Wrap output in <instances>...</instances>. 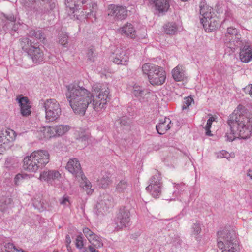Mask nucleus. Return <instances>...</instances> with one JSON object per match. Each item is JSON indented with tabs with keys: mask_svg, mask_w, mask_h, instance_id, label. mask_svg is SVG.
<instances>
[{
	"mask_svg": "<svg viewBox=\"0 0 252 252\" xmlns=\"http://www.w3.org/2000/svg\"><path fill=\"white\" fill-rule=\"evenodd\" d=\"M96 56L95 47L93 46H90L86 51V57L88 61L90 62H94L95 61Z\"/></svg>",
	"mask_w": 252,
	"mask_h": 252,
	"instance_id": "nucleus-26",
	"label": "nucleus"
},
{
	"mask_svg": "<svg viewBox=\"0 0 252 252\" xmlns=\"http://www.w3.org/2000/svg\"><path fill=\"white\" fill-rule=\"evenodd\" d=\"M93 245V246L94 248H96V249L100 248L103 247V244L101 242V239H99V241H95V242H92L91 243V245Z\"/></svg>",
	"mask_w": 252,
	"mask_h": 252,
	"instance_id": "nucleus-43",
	"label": "nucleus"
},
{
	"mask_svg": "<svg viewBox=\"0 0 252 252\" xmlns=\"http://www.w3.org/2000/svg\"><path fill=\"white\" fill-rule=\"evenodd\" d=\"M60 203L61 205L68 206L70 204L69 197L64 196L60 199Z\"/></svg>",
	"mask_w": 252,
	"mask_h": 252,
	"instance_id": "nucleus-40",
	"label": "nucleus"
},
{
	"mask_svg": "<svg viewBox=\"0 0 252 252\" xmlns=\"http://www.w3.org/2000/svg\"><path fill=\"white\" fill-rule=\"evenodd\" d=\"M122 120H123V119L121 120L120 123H121V124H123V125H125V123H123Z\"/></svg>",
	"mask_w": 252,
	"mask_h": 252,
	"instance_id": "nucleus-59",
	"label": "nucleus"
},
{
	"mask_svg": "<svg viewBox=\"0 0 252 252\" xmlns=\"http://www.w3.org/2000/svg\"><path fill=\"white\" fill-rule=\"evenodd\" d=\"M78 0H65V4L66 7L69 8L71 11L74 13L78 10Z\"/></svg>",
	"mask_w": 252,
	"mask_h": 252,
	"instance_id": "nucleus-29",
	"label": "nucleus"
},
{
	"mask_svg": "<svg viewBox=\"0 0 252 252\" xmlns=\"http://www.w3.org/2000/svg\"><path fill=\"white\" fill-rule=\"evenodd\" d=\"M193 102V99L191 97H187L185 98L184 103L182 106L183 109H186L188 108Z\"/></svg>",
	"mask_w": 252,
	"mask_h": 252,
	"instance_id": "nucleus-38",
	"label": "nucleus"
},
{
	"mask_svg": "<svg viewBox=\"0 0 252 252\" xmlns=\"http://www.w3.org/2000/svg\"><path fill=\"white\" fill-rule=\"evenodd\" d=\"M244 91L248 93L252 97V85H249L244 88Z\"/></svg>",
	"mask_w": 252,
	"mask_h": 252,
	"instance_id": "nucleus-46",
	"label": "nucleus"
},
{
	"mask_svg": "<svg viewBox=\"0 0 252 252\" xmlns=\"http://www.w3.org/2000/svg\"><path fill=\"white\" fill-rule=\"evenodd\" d=\"M200 13L203 16L201 20V23L206 32H212L219 26L220 23L219 18L212 8L201 7Z\"/></svg>",
	"mask_w": 252,
	"mask_h": 252,
	"instance_id": "nucleus-7",
	"label": "nucleus"
},
{
	"mask_svg": "<svg viewBox=\"0 0 252 252\" xmlns=\"http://www.w3.org/2000/svg\"><path fill=\"white\" fill-rule=\"evenodd\" d=\"M65 96L74 112L83 116L88 107H91L96 111L104 107L110 100L108 88H101L99 84L93 86V93L78 83L70 84L66 86Z\"/></svg>",
	"mask_w": 252,
	"mask_h": 252,
	"instance_id": "nucleus-1",
	"label": "nucleus"
},
{
	"mask_svg": "<svg viewBox=\"0 0 252 252\" xmlns=\"http://www.w3.org/2000/svg\"><path fill=\"white\" fill-rule=\"evenodd\" d=\"M90 4L91 5L92 8L90 9V12L85 11L86 13V18L89 19L91 18V16H93L94 19L92 20V22H94L96 20V10L97 9V5L95 3L91 2Z\"/></svg>",
	"mask_w": 252,
	"mask_h": 252,
	"instance_id": "nucleus-28",
	"label": "nucleus"
},
{
	"mask_svg": "<svg viewBox=\"0 0 252 252\" xmlns=\"http://www.w3.org/2000/svg\"><path fill=\"white\" fill-rule=\"evenodd\" d=\"M30 51L28 54L31 57L33 62L37 63L43 61V53L37 45L32 47Z\"/></svg>",
	"mask_w": 252,
	"mask_h": 252,
	"instance_id": "nucleus-17",
	"label": "nucleus"
},
{
	"mask_svg": "<svg viewBox=\"0 0 252 252\" xmlns=\"http://www.w3.org/2000/svg\"><path fill=\"white\" fill-rule=\"evenodd\" d=\"M91 239H88L89 241L91 243L93 242H95V241H99V239H100V238L97 236L95 233H93V235L90 237Z\"/></svg>",
	"mask_w": 252,
	"mask_h": 252,
	"instance_id": "nucleus-45",
	"label": "nucleus"
},
{
	"mask_svg": "<svg viewBox=\"0 0 252 252\" xmlns=\"http://www.w3.org/2000/svg\"><path fill=\"white\" fill-rule=\"evenodd\" d=\"M68 251H69V252H72L70 251L69 250H68Z\"/></svg>",
	"mask_w": 252,
	"mask_h": 252,
	"instance_id": "nucleus-62",
	"label": "nucleus"
},
{
	"mask_svg": "<svg viewBox=\"0 0 252 252\" xmlns=\"http://www.w3.org/2000/svg\"><path fill=\"white\" fill-rule=\"evenodd\" d=\"M143 74L147 76L149 83L153 86L163 84L166 79V72L161 66L153 63H146L141 67Z\"/></svg>",
	"mask_w": 252,
	"mask_h": 252,
	"instance_id": "nucleus-5",
	"label": "nucleus"
},
{
	"mask_svg": "<svg viewBox=\"0 0 252 252\" xmlns=\"http://www.w3.org/2000/svg\"><path fill=\"white\" fill-rule=\"evenodd\" d=\"M60 177L61 174L60 173L55 170H44L40 174V179H43L48 182L59 179Z\"/></svg>",
	"mask_w": 252,
	"mask_h": 252,
	"instance_id": "nucleus-18",
	"label": "nucleus"
},
{
	"mask_svg": "<svg viewBox=\"0 0 252 252\" xmlns=\"http://www.w3.org/2000/svg\"><path fill=\"white\" fill-rule=\"evenodd\" d=\"M54 131L56 136H61L65 134L69 129V126L67 125L54 126Z\"/></svg>",
	"mask_w": 252,
	"mask_h": 252,
	"instance_id": "nucleus-25",
	"label": "nucleus"
},
{
	"mask_svg": "<svg viewBox=\"0 0 252 252\" xmlns=\"http://www.w3.org/2000/svg\"><path fill=\"white\" fill-rule=\"evenodd\" d=\"M88 249L90 252H98L96 248H94L93 245H90L88 246Z\"/></svg>",
	"mask_w": 252,
	"mask_h": 252,
	"instance_id": "nucleus-52",
	"label": "nucleus"
},
{
	"mask_svg": "<svg viewBox=\"0 0 252 252\" xmlns=\"http://www.w3.org/2000/svg\"><path fill=\"white\" fill-rule=\"evenodd\" d=\"M229 155L226 151H222L217 153V157L219 158H228Z\"/></svg>",
	"mask_w": 252,
	"mask_h": 252,
	"instance_id": "nucleus-42",
	"label": "nucleus"
},
{
	"mask_svg": "<svg viewBox=\"0 0 252 252\" xmlns=\"http://www.w3.org/2000/svg\"><path fill=\"white\" fill-rule=\"evenodd\" d=\"M76 247L79 249H81L83 247V238L81 235H78L76 239V243H75Z\"/></svg>",
	"mask_w": 252,
	"mask_h": 252,
	"instance_id": "nucleus-39",
	"label": "nucleus"
},
{
	"mask_svg": "<svg viewBox=\"0 0 252 252\" xmlns=\"http://www.w3.org/2000/svg\"><path fill=\"white\" fill-rule=\"evenodd\" d=\"M53 129H54V126L46 127V129H45V130H46V131H47V132L48 133V134L50 135L48 136V137H51L56 136L55 132Z\"/></svg>",
	"mask_w": 252,
	"mask_h": 252,
	"instance_id": "nucleus-41",
	"label": "nucleus"
},
{
	"mask_svg": "<svg viewBox=\"0 0 252 252\" xmlns=\"http://www.w3.org/2000/svg\"><path fill=\"white\" fill-rule=\"evenodd\" d=\"M126 62V60H123V59H120L118 57H116L113 61V62L117 64H122L123 62Z\"/></svg>",
	"mask_w": 252,
	"mask_h": 252,
	"instance_id": "nucleus-47",
	"label": "nucleus"
},
{
	"mask_svg": "<svg viewBox=\"0 0 252 252\" xmlns=\"http://www.w3.org/2000/svg\"><path fill=\"white\" fill-rule=\"evenodd\" d=\"M16 100L20 106L21 114L23 116H28L31 113V107L29 100L27 97L19 96L17 97Z\"/></svg>",
	"mask_w": 252,
	"mask_h": 252,
	"instance_id": "nucleus-14",
	"label": "nucleus"
},
{
	"mask_svg": "<svg viewBox=\"0 0 252 252\" xmlns=\"http://www.w3.org/2000/svg\"><path fill=\"white\" fill-rule=\"evenodd\" d=\"M171 121L167 117L162 118L156 126V129L159 134H164L171 127Z\"/></svg>",
	"mask_w": 252,
	"mask_h": 252,
	"instance_id": "nucleus-15",
	"label": "nucleus"
},
{
	"mask_svg": "<svg viewBox=\"0 0 252 252\" xmlns=\"http://www.w3.org/2000/svg\"><path fill=\"white\" fill-rule=\"evenodd\" d=\"M106 203L107 204V202H106ZM109 203H110V202H108V204H109L110 205V204Z\"/></svg>",
	"mask_w": 252,
	"mask_h": 252,
	"instance_id": "nucleus-61",
	"label": "nucleus"
},
{
	"mask_svg": "<svg viewBox=\"0 0 252 252\" xmlns=\"http://www.w3.org/2000/svg\"><path fill=\"white\" fill-rule=\"evenodd\" d=\"M132 93L136 97L141 96L143 94L144 91L141 87L135 86L133 87Z\"/></svg>",
	"mask_w": 252,
	"mask_h": 252,
	"instance_id": "nucleus-33",
	"label": "nucleus"
},
{
	"mask_svg": "<svg viewBox=\"0 0 252 252\" xmlns=\"http://www.w3.org/2000/svg\"><path fill=\"white\" fill-rule=\"evenodd\" d=\"M164 32L168 34H174L177 31V27L174 23H168L163 27Z\"/></svg>",
	"mask_w": 252,
	"mask_h": 252,
	"instance_id": "nucleus-30",
	"label": "nucleus"
},
{
	"mask_svg": "<svg viewBox=\"0 0 252 252\" xmlns=\"http://www.w3.org/2000/svg\"><path fill=\"white\" fill-rule=\"evenodd\" d=\"M162 185L161 178L157 175L153 176L150 179L149 185L146 187V190L153 197L157 198L161 193Z\"/></svg>",
	"mask_w": 252,
	"mask_h": 252,
	"instance_id": "nucleus-10",
	"label": "nucleus"
},
{
	"mask_svg": "<svg viewBox=\"0 0 252 252\" xmlns=\"http://www.w3.org/2000/svg\"><path fill=\"white\" fill-rule=\"evenodd\" d=\"M66 168L76 177L82 176L83 173L80 164L76 159H70L67 163Z\"/></svg>",
	"mask_w": 252,
	"mask_h": 252,
	"instance_id": "nucleus-13",
	"label": "nucleus"
},
{
	"mask_svg": "<svg viewBox=\"0 0 252 252\" xmlns=\"http://www.w3.org/2000/svg\"><path fill=\"white\" fill-rule=\"evenodd\" d=\"M239 58L241 62L248 63L252 60V49L250 45H245L241 49Z\"/></svg>",
	"mask_w": 252,
	"mask_h": 252,
	"instance_id": "nucleus-16",
	"label": "nucleus"
},
{
	"mask_svg": "<svg viewBox=\"0 0 252 252\" xmlns=\"http://www.w3.org/2000/svg\"><path fill=\"white\" fill-rule=\"evenodd\" d=\"M53 252H58V251L54 250Z\"/></svg>",
	"mask_w": 252,
	"mask_h": 252,
	"instance_id": "nucleus-60",
	"label": "nucleus"
},
{
	"mask_svg": "<svg viewBox=\"0 0 252 252\" xmlns=\"http://www.w3.org/2000/svg\"><path fill=\"white\" fill-rule=\"evenodd\" d=\"M83 232L85 235L88 232L91 233V230L88 228H84L83 230Z\"/></svg>",
	"mask_w": 252,
	"mask_h": 252,
	"instance_id": "nucleus-56",
	"label": "nucleus"
},
{
	"mask_svg": "<svg viewBox=\"0 0 252 252\" xmlns=\"http://www.w3.org/2000/svg\"><path fill=\"white\" fill-rule=\"evenodd\" d=\"M151 4H154L159 11H166L169 7V0H149Z\"/></svg>",
	"mask_w": 252,
	"mask_h": 252,
	"instance_id": "nucleus-19",
	"label": "nucleus"
},
{
	"mask_svg": "<svg viewBox=\"0 0 252 252\" xmlns=\"http://www.w3.org/2000/svg\"><path fill=\"white\" fill-rule=\"evenodd\" d=\"M36 43L30 40L27 37H24L21 39V46L22 49L27 53L31 52L32 48L36 45Z\"/></svg>",
	"mask_w": 252,
	"mask_h": 252,
	"instance_id": "nucleus-22",
	"label": "nucleus"
},
{
	"mask_svg": "<svg viewBox=\"0 0 252 252\" xmlns=\"http://www.w3.org/2000/svg\"><path fill=\"white\" fill-rule=\"evenodd\" d=\"M172 74L175 81H182L185 78V67L182 65H178L172 70Z\"/></svg>",
	"mask_w": 252,
	"mask_h": 252,
	"instance_id": "nucleus-20",
	"label": "nucleus"
},
{
	"mask_svg": "<svg viewBox=\"0 0 252 252\" xmlns=\"http://www.w3.org/2000/svg\"><path fill=\"white\" fill-rule=\"evenodd\" d=\"M59 42L62 45L65 46L68 43V35L63 33L60 34L59 37Z\"/></svg>",
	"mask_w": 252,
	"mask_h": 252,
	"instance_id": "nucleus-34",
	"label": "nucleus"
},
{
	"mask_svg": "<svg viewBox=\"0 0 252 252\" xmlns=\"http://www.w3.org/2000/svg\"><path fill=\"white\" fill-rule=\"evenodd\" d=\"M112 182L111 176L109 173H105L99 181V186L103 189L106 188Z\"/></svg>",
	"mask_w": 252,
	"mask_h": 252,
	"instance_id": "nucleus-27",
	"label": "nucleus"
},
{
	"mask_svg": "<svg viewBox=\"0 0 252 252\" xmlns=\"http://www.w3.org/2000/svg\"><path fill=\"white\" fill-rule=\"evenodd\" d=\"M217 247L221 252H239L236 232L233 230L223 229L217 233Z\"/></svg>",
	"mask_w": 252,
	"mask_h": 252,
	"instance_id": "nucleus-3",
	"label": "nucleus"
},
{
	"mask_svg": "<svg viewBox=\"0 0 252 252\" xmlns=\"http://www.w3.org/2000/svg\"><path fill=\"white\" fill-rule=\"evenodd\" d=\"M216 121V118L213 116H211L209 119L207 120L206 125L204 127V129L205 130L206 135L207 136H211L212 134H211V132L210 131V128L211 127V125L212 123Z\"/></svg>",
	"mask_w": 252,
	"mask_h": 252,
	"instance_id": "nucleus-31",
	"label": "nucleus"
},
{
	"mask_svg": "<svg viewBox=\"0 0 252 252\" xmlns=\"http://www.w3.org/2000/svg\"><path fill=\"white\" fill-rule=\"evenodd\" d=\"M43 105L46 121L53 122L59 117L61 114V108L58 102L55 99L46 100Z\"/></svg>",
	"mask_w": 252,
	"mask_h": 252,
	"instance_id": "nucleus-8",
	"label": "nucleus"
},
{
	"mask_svg": "<svg viewBox=\"0 0 252 252\" xmlns=\"http://www.w3.org/2000/svg\"><path fill=\"white\" fill-rule=\"evenodd\" d=\"M109 207V205L106 203V200H100L95 205L93 212L96 216L103 215L104 212Z\"/></svg>",
	"mask_w": 252,
	"mask_h": 252,
	"instance_id": "nucleus-21",
	"label": "nucleus"
},
{
	"mask_svg": "<svg viewBox=\"0 0 252 252\" xmlns=\"http://www.w3.org/2000/svg\"><path fill=\"white\" fill-rule=\"evenodd\" d=\"M241 35L237 29L233 27H228L225 34V43H229L231 48L240 46L241 44Z\"/></svg>",
	"mask_w": 252,
	"mask_h": 252,
	"instance_id": "nucleus-9",
	"label": "nucleus"
},
{
	"mask_svg": "<svg viewBox=\"0 0 252 252\" xmlns=\"http://www.w3.org/2000/svg\"><path fill=\"white\" fill-rule=\"evenodd\" d=\"M3 137L2 136L0 137V154L2 153L5 150V148L2 146V141Z\"/></svg>",
	"mask_w": 252,
	"mask_h": 252,
	"instance_id": "nucleus-50",
	"label": "nucleus"
},
{
	"mask_svg": "<svg viewBox=\"0 0 252 252\" xmlns=\"http://www.w3.org/2000/svg\"><path fill=\"white\" fill-rule=\"evenodd\" d=\"M65 239H66V242L67 244V249H68V250H69V247L68 246V245L70 244V243L71 242V240L70 236L68 235H67L66 236Z\"/></svg>",
	"mask_w": 252,
	"mask_h": 252,
	"instance_id": "nucleus-51",
	"label": "nucleus"
},
{
	"mask_svg": "<svg viewBox=\"0 0 252 252\" xmlns=\"http://www.w3.org/2000/svg\"><path fill=\"white\" fill-rule=\"evenodd\" d=\"M23 178V175L21 174H18L15 177V182L17 183V181Z\"/></svg>",
	"mask_w": 252,
	"mask_h": 252,
	"instance_id": "nucleus-54",
	"label": "nucleus"
},
{
	"mask_svg": "<svg viewBox=\"0 0 252 252\" xmlns=\"http://www.w3.org/2000/svg\"><path fill=\"white\" fill-rule=\"evenodd\" d=\"M126 25H125L123 27L121 28L120 29H119V32L121 33V34H125L126 33V29L125 27V26H126Z\"/></svg>",
	"mask_w": 252,
	"mask_h": 252,
	"instance_id": "nucleus-53",
	"label": "nucleus"
},
{
	"mask_svg": "<svg viewBox=\"0 0 252 252\" xmlns=\"http://www.w3.org/2000/svg\"><path fill=\"white\" fill-rule=\"evenodd\" d=\"M94 233V232H93L91 230V233H87L86 235H85V236L86 237V238L88 239H91V238L90 237L93 235V234Z\"/></svg>",
	"mask_w": 252,
	"mask_h": 252,
	"instance_id": "nucleus-57",
	"label": "nucleus"
},
{
	"mask_svg": "<svg viewBox=\"0 0 252 252\" xmlns=\"http://www.w3.org/2000/svg\"><path fill=\"white\" fill-rule=\"evenodd\" d=\"M247 175L251 179H252V170H249L247 172Z\"/></svg>",
	"mask_w": 252,
	"mask_h": 252,
	"instance_id": "nucleus-58",
	"label": "nucleus"
},
{
	"mask_svg": "<svg viewBox=\"0 0 252 252\" xmlns=\"http://www.w3.org/2000/svg\"><path fill=\"white\" fill-rule=\"evenodd\" d=\"M28 35L30 37H34L44 43L46 42V38L44 33L41 30L35 31L31 30L29 31Z\"/></svg>",
	"mask_w": 252,
	"mask_h": 252,
	"instance_id": "nucleus-24",
	"label": "nucleus"
},
{
	"mask_svg": "<svg viewBox=\"0 0 252 252\" xmlns=\"http://www.w3.org/2000/svg\"><path fill=\"white\" fill-rule=\"evenodd\" d=\"M12 249H15L12 243H5L4 245L3 248L1 249L2 251H0V252H12Z\"/></svg>",
	"mask_w": 252,
	"mask_h": 252,
	"instance_id": "nucleus-35",
	"label": "nucleus"
},
{
	"mask_svg": "<svg viewBox=\"0 0 252 252\" xmlns=\"http://www.w3.org/2000/svg\"><path fill=\"white\" fill-rule=\"evenodd\" d=\"M193 232L195 234H198L201 232V227L199 224L194 223L193 226Z\"/></svg>",
	"mask_w": 252,
	"mask_h": 252,
	"instance_id": "nucleus-44",
	"label": "nucleus"
},
{
	"mask_svg": "<svg viewBox=\"0 0 252 252\" xmlns=\"http://www.w3.org/2000/svg\"><path fill=\"white\" fill-rule=\"evenodd\" d=\"M26 7L33 11L36 15L50 13L56 7L53 0H24Z\"/></svg>",
	"mask_w": 252,
	"mask_h": 252,
	"instance_id": "nucleus-6",
	"label": "nucleus"
},
{
	"mask_svg": "<svg viewBox=\"0 0 252 252\" xmlns=\"http://www.w3.org/2000/svg\"><path fill=\"white\" fill-rule=\"evenodd\" d=\"M242 112V106H238L229 116L228 124L231 132L227 133L226 135L229 141H232L239 137L247 139L251 135V123L249 118Z\"/></svg>",
	"mask_w": 252,
	"mask_h": 252,
	"instance_id": "nucleus-2",
	"label": "nucleus"
},
{
	"mask_svg": "<svg viewBox=\"0 0 252 252\" xmlns=\"http://www.w3.org/2000/svg\"><path fill=\"white\" fill-rule=\"evenodd\" d=\"M127 36L131 38H135L136 37V31L131 24H127Z\"/></svg>",
	"mask_w": 252,
	"mask_h": 252,
	"instance_id": "nucleus-32",
	"label": "nucleus"
},
{
	"mask_svg": "<svg viewBox=\"0 0 252 252\" xmlns=\"http://www.w3.org/2000/svg\"><path fill=\"white\" fill-rule=\"evenodd\" d=\"M40 202H38L37 201H36V200H34L33 201V204L34 206L35 207H38V208H39V206L42 207V204H40V205H39L38 204H40Z\"/></svg>",
	"mask_w": 252,
	"mask_h": 252,
	"instance_id": "nucleus-55",
	"label": "nucleus"
},
{
	"mask_svg": "<svg viewBox=\"0 0 252 252\" xmlns=\"http://www.w3.org/2000/svg\"><path fill=\"white\" fill-rule=\"evenodd\" d=\"M89 135L88 134L83 135L80 137L79 140L82 142H88V141L89 139Z\"/></svg>",
	"mask_w": 252,
	"mask_h": 252,
	"instance_id": "nucleus-49",
	"label": "nucleus"
},
{
	"mask_svg": "<svg viewBox=\"0 0 252 252\" xmlns=\"http://www.w3.org/2000/svg\"><path fill=\"white\" fill-rule=\"evenodd\" d=\"M108 15L114 16L118 20H123L126 18V10L124 6L118 5L111 4L108 7Z\"/></svg>",
	"mask_w": 252,
	"mask_h": 252,
	"instance_id": "nucleus-11",
	"label": "nucleus"
},
{
	"mask_svg": "<svg viewBox=\"0 0 252 252\" xmlns=\"http://www.w3.org/2000/svg\"><path fill=\"white\" fill-rule=\"evenodd\" d=\"M49 161V154L44 150L34 151L23 159V169L31 172H35L42 168Z\"/></svg>",
	"mask_w": 252,
	"mask_h": 252,
	"instance_id": "nucleus-4",
	"label": "nucleus"
},
{
	"mask_svg": "<svg viewBox=\"0 0 252 252\" xmlns=\"http://www.w3.org/2000/svg\"><path fill=\"white\" fill-rule=\"evenodd\" d=\"M45 129H46V127H43L40 130L39 132H41L42 134V135L44 138H48V136L50 135L48 134V133L47 132V131H46Z\"/></svg>",
	"mask_w": 252,
	"mask_h": 252,
	"instance_id": "nucleus-48",
	"label": "nucleus"
},
{
	"mask_svg": "<svg viewBox=\"0 0 252 252\" xmlns=\"http://www.w3.org/2000/svg\"><path fill=\"white\" fill-rule=\"evenodd\" d=\"M5 18L3 26L4 30H13L16 32L20 26L19 18L14 16L13 14H9L5 16Z\"/></svg>",
	"mask_w": 252,
	"mask_h": 252,
	"instance_id": "nucleus-12",
	"label": "nucleus"
},
{
	"mask_svg": "<svg viewBox=\"0 0 252 252\" xmlns=\"http://www.w3.org/2000/svg\"><path fill=\"white\" fill-rule=\"evenodd\" d=\"M77 178L81 179L80 186L83 188L87 194H91L93 191V189H91V183L87 180L84 174L82 173V176H78Z\"/></svg>",
	"mask_w": 252,
	"mask_h": 252,
	"instance_id": "nucleus-23",
	"label": "nucleus"
},
{
	"mask_svg": "<svg viewBox=\"0 0 252 252\" xmlns=\"http://www.w3.org/2000/svg\"><path fill=\"white\" fill-rule=\"evenodd\" d=\"M126 188V182L125 180H121L117 185L116 189L119 192H123Z\"/></svg>",
	"mask_w": 252,
	"mask_h": 252,
	"instance_id": "nucleus-36",
	"label": "nucleus"
},
{
	"mask_svg": "<svg viewBox=\"0 0 252 252\" xmlns=\"http://www.w3.org/2000/svg\"><path fill=\"white\" fill-rule=\"evenodd\" d=\"M117 221H119V222L121 224L122 227L123 226H126V217L125 216V213H124V215H122L121 212L120 213L117 217Z\"/></svg>",
	"mask_w": 252,
	"mask_h": 252,
	"instance_id": "nucleus-37",
	"label": "nucleus"
}]
</instances>
